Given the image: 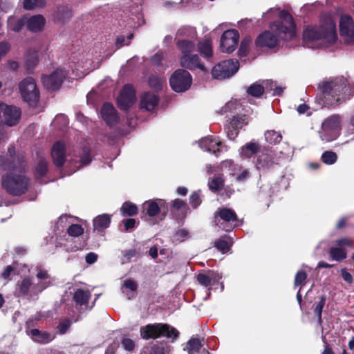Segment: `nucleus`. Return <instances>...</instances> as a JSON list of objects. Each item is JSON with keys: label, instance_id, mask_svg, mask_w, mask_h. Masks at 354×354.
Returning <instances> with one entry per match:
<instances>
[{"label": "nucleus", "instance_id": "obj_29", "mask_svg": "<svg viewBox=\"0 0 354 354\" xmlns=\"http://www.w3.org/2000/svg\"><path fill=\"white\" fill-rule=\"evenodd\" d=\"M28 334L35 342L41 344L48 343L55 338L53 335L40 331L38 329H32L28 332Z\"/></svg>", "mask_w": 354, "mask_h": 354}, {"label": "nucleus", "instance_id": "obj_56", "mask_svg": "<svg viewBox=\"0 0 354 354\" xmlns=\"http://www.w3.org/2000/svg\"><path fill=\"white\" fill-rule=\"evenodd\" d=\"M15 268L12 265H10L6 267L3 272L1 273V277L7 281L10 280V275L15 270Z\"/></svg>", "mask_w": 354, "mask_h": 354}, {"label": "nucleus", "instance_id": "obj_39", "mask_svg": "<svg viewBox=\"0 0 354 354\" xmlns=\"http://www.w3.org/2000/svg\"><path fill=\"white\" fill-rule=\"evenodd\" d=\"M25 24V17L22 19H18L15 17H11L8 19V26L9 29L18 32L19 31L22 26Z\"/></svg>", "mask_w": 354, "mask_h": 354}, {"label": "nucleus", "instance_id": "obj_63", "mask_svg": "<svg viewBox=\"0 0 354 354\" xmlns=\"http://www.w3.org/2000/svg\"><path fill=\"white\" fill-rule=\"evenodd\" d=\"M97 259V255L94 252H89L86 256V261L89 264L95 263Z\"/></svg>", "mask_w": 354, "mask_h": 354}, {"label": "nucleus", "instance_id": "obj_40", "mask_svg": "<svg viewBox=\"0 0 354 354\" xmlns=\"http://www.w3.org/2000/svg\"><path fill=\"white\" fill-rule=\"evenodd\" d=\"M322 160L326 165H333L337 160V155L332 151H326L322 155Z\"/></svg>", "mask_w": 354, "mask_h": 354}, {"label": "nucleus", "instance_id": "obj_41", "mask_svg": "<svg viewBox=\"0 0 354 354\" xmlns=\"http://www.w3.org/2000/svg\"><path fill=\"white\" fill-rule=\"evenodd\" d=\"M248 119L243 115L241 117H234L230 122V125L232 129H240L243 127L248 124Z\"/></svg>", "mask_w": 354, "mask_h": 354}, {"label": "nucleus", "instance_id": "obj_33", "mask_svg": "<svg viewBox=\"0 0 354 354\" xmlns=\"http://www.w3.org/2000/svg\"><path fill=\"white\" fill-rule=\"evenodd\" d=\"M137 288L136 282L131 279H128L124 281L122 290V292L126 294L128 299H130L134 296Z\"/></svg>", "mask_w": 354, "mask_h": 354}, {"label": "nucleus", "instance_id": "obj_43", "mask_svg": "<svg viewBox=\"0 0 354 354\" xmlns=\"http://www.w3.org/2000/svg\"><path fill=\"white\" fill-rule=\"evenodd\" d=\"M44 0H24V6L26 10H32L36 8L44 6Z\"/></svg>", "mask_w": 354, "mask_h": 354}, {"label": "nucleus", "instance_id": "obj_7", "mask_svg": "<svg viewBox=\"0 0 354 354\" xmlns=\"http://www.w3.org/2000/svg\"><path fill=\"white\" fill-rule=\"evenodd\" d=\"M340 129L339 117L332 115L323 122L321 129L319 131V138L324 142H331L339 136Z\"/></svg>", "mask_w": 354, "mask_h": 354}, {"label": "nucleus", "instance_id": "obj_27", "mask_svg": "<svg viewBox=\"0 0 354 354\" xmlns=\"http://www.w3.org/2000/svg\"><path fill=\"white\" fill-rule=\"evenodd\" d=\"M187 350L189 354H210L203 348L201 340L198 338H192L187 342Z\"/></svg>", "mask_w": 354, "mask_h": 354}, {"label": "nucleus", "instance_id": "obj_20", "mask_svg": "<svg viewBox=\"0 0 354 354\" xmlns=\"http://www.w3.org/2000/svg\"><path fill=\"white\" fill-rule=\"evenodd\" d=\"M101 115L106 123L110 126H115L118 122L117 111L113 106L109 103H105L101 109Z\"/></svg>", "mask_w": 354, "mask_h": 354}, {"label": "nucleus", "instance_id": "obj_62", "mask_svg": "<svg viewBox=\"0 0 354 354\" xmlns=\"http://www.w3.org/2000/svg\"><path fill=\"white\" fill-rule=\"evenodd\" d=\"M123 223H124L125 230H129L135 227L136 220L133 218H129V219L124 220Z\"/></svg>", "mask_w": 354, "mask_h": 354}, {"label": "nucleus", "instance_id": "obj_6", "mask_svg": "<svg viewBox=\"0 0 354 354\" xmlns=\"http://www.w3.org/2000/svg\"><path fill=\"white\" fill-rule=\"evenodd\" d=\"M28 179L15 172L9 173L2 177L3 188L10 195L20 196L28 189Z\"/></svg>", "mask_w": 354, "mask_h": 354}, {"label": "nucleus", "instance_id": "obj_61", "mask_svg": "<svg viewBox=\"0 0 354 354\" xmlns=\"http://www.w3.org/2000/svg\"><path fill=\"white\" fill-rule=\"evenodd\" d=\"M122 344L125 350L127 351H132L134 348L135 344L134 342L129 338H124Z\"/></svg>", "mask_w": 354, "mask_h": 354}, {"label": "nucleus", "instance_id": "obj_12", "mask_svg": "<svg viewBox=\"0 0 354 354\" xmlns=\"http://www.w3.org/2000/svg\"><path fill=\"white\" fill-rule=\"evenodd\" d=\"M20 117L21 111L19 108L0 103V122L12 127L19 122Z\"/></svg>", "mask_w": 354, "mask_h": 354}, {"label": "nucleus", "instance_id": "obj_26", "mask_svg": "<svg viewBox=\"0 0 354 354\" xmlns=\"http://www.w3.org/2000/svg\"><path fill=\"white\" fill-rule=\"evenodd\" d=\"M259 149V144L257 142L252 141L241 147L239 150V153L243 158H250L254 154L257 153Z\"/></svg>", "mask_w": 354, "mask_h": 354}, {"label": "nucleus", "instance_id": "obj_1", "mask_svg": "<svg viewBox=\"0 0 354 354\" xmlns=\"http://www.w3.org/2000/svg\"><path fill=\"white\" fill-rule=\"evenodd\" d=\"M267 15L268 16H277L279 21L270 26L272 32L265 31L257 38V46L274 48L277 44L279 39L288 40L295 37V26L290 14L284 10H279L278 8H271Z\"/></svg>", "mask_w": 354, "mask_h": 354}, {"label": "nucleus", "instance_id": "obj_32", "mask_svg": "<svg viewBox=\"0 0 354 354\" xmlns=\"http://www.w3.org/2000/svg\"><path fill=\"white\" fill-rule=\"evenodd\" d=\"M111 223V216L109 214H102L97 216L93 220L94 229L96 230L102 231L109 226Z\"/></svg>", "mask_w": 354, "mask_h": 354}, {"label": "nucleus", "instance_id": "obj_25", "mask_svg": "<svg viewBox=\"0 0 354 354\" xmlns=\"http://www.w3.org/2000/svg\"><path fill=\"white\" fill-rule=\"evenodd\" d=\"M199 145L203 150L215 153L219 151L221 142L212 137H206L201 140Z\"/></svg>", "mask_w": 354, "mask_h": 354}, {"label": "nucleus", "instance_id": "obj_35", "mask_svg": "<svg viewBox=\"0 0 354 354\" xmlns=\"http://www.w3.org/2000/svg\"><path fill=\"white\" fill-rule=\"evenodd\" d=\"M91 294L89 291L82 289H77L73 296L75 301L80 305L86 304Z\"/></svg>", "mask_w": 354, "mask_h": 354}, {"label": "nucleus", "instance_id": "obj_9", "mask_svg": "<svg viewBox=\"0 0 354 354\" xmlns=\"http://www.w3.org/2000/svg\"><path fill=\"white\" fill-rule=\"evenodd\" d=\"M19 92L24 100L30 104H35L39 100V91L35 81L32 77H26L20 82Z\"/></svg>", "mask_w": 354, "mask_h": 354}, {"label": "nucleus", "instance_id": "obj_54", "mask_svg": "<svg viewBox=\"0 0 354 354\" xmlns=\"http://www.w3.org/2000/svg\"><path fill=\"white\" fill-rule=\"evenodd\" d=\"M36 171L41 176L46 174L47 171V162L45 160H40L37 165Z\"/></svg>", "mask_w": 354, "mask_h": 354}, {"label": "nucleus", "instance_id": "obj_60", "mask_svg": "<svg viewBox=\"0 0 354 354\" xmlns=\"http://www.w3.org/2000/svg\"><path fill=\"white\" fill-rule=\"evenodd\" d=\"M10 49V45L8 42H0V59L4 57Z\"/></svg>", "mask_w": 354, "mask_h": 354}, {"label": "nucleus", "instance_id": "obj_8", "mask_svg": "<svg viewBox=\"0 0 354 354\" xmlns=\"http://www.w3.org/2000/svg\"><path fill=\"white\" fill-rule=\"evenodd\" d=\"M50 285V281L44 283H39L34 285L32 279L29 277H24L21 280L17 281L15 290L16 297L32 296L42 291Z\"/></svg>", "mask_w": 354, "mask_h": 354}, {"label": "nucleus", "instance_id": "obj_57", "mask_svg": "<svg viewBox=\"0 0 354 354\" xmlns=\"http://www.w3.org/2000/svg\"><path fill=\"white\" fill-rule=\"evenodd\" d=\"M37 277L38 279H44V280L48 279V281H44V283L45 282L48 283V281L50 282V276L48 274V272L46 270L41 269L40 267H37ZM42 283H44V282H42Z\"/></svg>", "mask_w": 354, "mask_h": 354}, {"label": "nucleus", "instance_id": "obj_53", "mask_svg": "<svg viewBox=\"0 0 354 354\" xmlns=\"http://www.w3.org/2000/svg\"><path fill=\"white\" fill-rule=\"evenodd\" d=\"M190 204L194 208H196L201 203L200 192H194L189 198Z\"/></svg>", "mask_w": 354, "mask_h": 354}, {"label": "nucleus", "instance_id": "obj_37", "mask_svg": "<svg viewBox=\"0 0 354 354\" xmlns=\"http://www.w3.org/2000/svg\"><path fill=\"white\" fill-rule=\"evenodd\" d=\"M72 16L71 11L66 6L57 7L55 18L58 21H64Z\"/></svg>", "mask_w": 354, "mask_h": 354}, {"label": "nucleus", "instance_id": "obj_46", "mask_svg": "<svg viewBox=\"0 0 354 354\" xmlns=\"http://www.w3.org/2000/svg\"><path fill=\"white\" fill-rule=\"evenodd\" d=\"M248 93L254 97L261 96L264 92V87L259 84H253L248 91Z\"/></svg>", "mask_w": 354, "mask_h": 354}, {"label": "nucleus", "instance_id": "obj_13", "mask_svg": "<svg viewBox=\"0 0 354 354\" xmlns=\"http://www.w3.org/2000/svg\"><path fill=\"white\" fill-rule=\"evenodd\" d=\"M239 33L236 30H225L221 38L220 48L223 53H231L237 47Z\"/></svg>", "mask_w": 354, "mask_h": 354}, {"label": "nucleus", "instance_id": "obj_42", "mask_svg": "<svg viewBox=\"0 0 354 354\" xmlns=\"http://www.w3.org/2000/svg\"><path fill=\"white\" fill-rule=\"evenodd\" d=\"M121 211L123 214L133 216L137 213L138 208L134 204L129 202H126L122 205Z\"/></svg>", "mask_w": 354, "mask_h": 354}, {"label": "nucleus", "instance_id": "obj_50", "mask_svg": "<svg viewBox=\"0 0 354 354\" xmlns=\"http://www.w3.org/2000/svg\"><path fill=\"white\" fill-rule=\"evenodd\" d=\"M68 233L71 236H79L84 233V229L81 225L77 224L71 225L68 228Z\"/></svg>", "mask_w": 354, "mask_h": 354}, {"label": "nucleus", "instance_id": "obj_5", "mask_svg": "<svg viewBox=\"0 0 354 354\" xmlns=\"http://www.w3.org/2000/svg\"><path fill=\"white\" fill-rule=\"evenodd\" d=\"M140 333L144 339H157L160 337L176 339L178 336V332L175 328L160 323L142 326Z\"/></svg>", "mask_w": 354, "mask_h": 354}, {"label": "nucleus", "instance_id": "obj_55", "mask_svg": "<svg viewBox=\"0 0 354 354\" xmlns=\"http://www.w3.org/2000/svg\"><path fill=\"white\" fill-rule=\"evenodd\" d=\"M189 237V233L185 230H180L177 231L174 235V239L178 241H183Z\"/></svg>", "mask_w": 354, "mask_h": 354}, {"label": "nucleus", "instance_id": "obj_17", "mask_svg": "<svg viewBox=\"0 0 354 354\" xmlns=\"http://www.w3.org/2000/svg\"><path fill=\"white\" fill-rule=\"evenodd\" d=\"M135 90L131 85H125L118 98V105L121 109H127L135 102Z\"/></svg>", "mask_w": 354, "mask_h": 354}, {"label": "nucleus", "instance_id": "obj_15", "mask_svg": "<svg viewBox=\"0 0 354 354\" xmlns=\"http://www.w3.org/2000/svg\"><path fill=\"white\" fill-rule=\"evenodd\" d=\"M339 33L345 42L350 44L354 41V21L348 15H342L339 20Z\"/></svg>", "mask_w": 354, "mask_h": 354}, {"label": "nucleus", "instance_id": "obj_49", "mask_svg": "<svg viewBox=\"0 0 354 354\" xmlns=\"http://www.w3.org/2000/svg\"><path fill=\"white\" fill-rule=\"evenodd\" d=\"M163 83H164L163 79L156 77V76H152V77H149V86L152 88H153L156 91L161 88Z\"/></svg>", "mask_w": 354, "mask_h": 354}, {"label": "nucleus", "instance_id": "obj_58", "mask_svg": "<svg viewBox=\"0 0 354 354\" xmlns=\"http://www.w3.org/2000/svg\"><path fill=\"white\" fill-rule=\"evenodd\" d=\"M71 323L68 319H63L59 322L57 328L61 334H64L70 327Z\"/></svg>", "mask_w": 354, "mask_h": 354}, {"label": "nucleus", "instance_id": "obj_34", "mask_svg": "<svg viewBox=\"0 0 354 354\" xmlns=\"http://www.w3.org/2000/svg\"><path fill=\"white\" fill-rule=\"evenodd\" d=\"M198 50L203 57L205 58L211 57L212 55V41L207 39L200 41L198 44Z\"/></svg>", "mask_w": 354, "mask_h": 354}, {"label": "nucleus", "instance_id": "obj_45", "mask_svg": "<svg viewBox=\"0 0 354 354\" xmlns=\"http://www.w3.org/2000/svg\"><path fill=\"white\" fill-rule=\"evenodd\" d=\"M252 38L250 37H246L241 41L239 50L241 56H245L248 54Z\"/></svg>", "mask_w": 354, "mask_h": 354}, {"label": "nucleus", "instance_id": "obj_48", "mask_svg": "<svg viewBox=\"0 0 354 354\" xmlns=\"http://www.w3.org/2000/svg\"><path fill=\"white\" fill-rule=\"evenodd\" d=\"M326 302V297L324 296H322L320 297L319 301L316 304L315 308V313L318 317L319 322H322V313L323 308L325 305Z\"/></svg>", "mask_w": 354, "mask_h": 354}, {"label": "nucleus", "instance_id": "obj_24", "mask_svg": "<svg viewBox=\"0 0 354 354\" xmlns=\"http://www.w3.org/2000/svg\"><path fill=\"white\" fill-rule=\"evenodd\" d=\"M221 275L214 271L209 270L207 273H201L197 275V280L201 285L209 286L212 283L218 282Z\"/></svg>", "mask_w": 354, "mask_h": 354}, {"label": "nucleus", "instance_id": "obj_19", "mask_svg": "<svg viewBox=\"0 0 354 354\" xmlns=\"http://www.w3.org/2000/svg\"><path fill=\"white\" fill-rule=\"evenodd\" d=\"M64 77V71L62 69H57L49 75H44L42 82L48 89L55 90L59 88Z\"/></svg>", "mask_w": 354, "mask_h": 354}, {"label": "nucleus", "instance_id": "obj_51", "mask_svg": "<svg viewBox=\"0 0 354 354\" xmlns=\"http://www.w3.org/2000/svg\"><path fill=\"white\" fill-rule=\"evenodd\" d=\"M196 32L195 28L191 27H185L178 30L177 35L179 36L187 35L189 37H194Z\"/></svg>", "mask_w": 354, "mask_h": 354}, {"label": "nucleus", "instance_id": "obj_2", "mask_svg": "<svg viewBox=\"0 0 354 354\" xmlns=\"http://www.w3.org/2000/svg\"><path fill=\"white\" fill-rule=\"evenodd\" d=\"M304 41L308 48H325L337 39L336 24L328 19L318 26H308L304 30Z\"/></svg>", "mask_w": 354, "mask_h": 354}, {"label": "nucleus", "instance_id": "obj_38", "mask_svg": "<svg viewBox=\"0 0 354 354\" xmlns=\"http://www.w3.org/2000/svg\"><path fill=\"white\" fill-rule=\"evenodd\" d=\"M214 245L219 251L225 253L229 250L232 241L230 237L225 236L216 241Z\"/></svg>", "mask_w": 354, "mask_h": 354}, {"label": "nucleus", "instance_id": "obj_36", "mask_svg": "<svg viewBox=\"0 0 354 354\" xmlns=\"http://www.w3.org/2000/svg\"><path fill=\"white\" fill-rule=\"evenodd\" d=\"M264 136L266 140L272 145L279 144L282 140L281 133L274 130L266 131Z\"/></svg>", "mask_w": 354, "mask_h": 354}, {"label": "nucleus", "instance_id": "obj_64", "mask_svg": "<svg viewBox=\"0 0 354 354\" xmlns=\"http://www.w3.org/2000/svg\"><path fill=\"white\" fill-rule=\"evenodd\" d=\"M150 354H165V348L160 346H154L151 348Z\"/></svg>", "mask_w": 354, "mask_h": 354}, {"label": "nucleus", "instance_id": "obj_47", "mask_svg": "<svg viewBox=\"0 0 354 354\" xmlns=\"http://www.w3.org/2000/svg\"><path fill=\"white\" fill-rule=\"evenodd\" d=\"M224 184V180L221 177H215L209 181V189L212 191L221 189Z\"/></svg>", "mask_w": 354, "mask_h": 354}, {"label": "nucleus", "instance_id": "obj_31", "mask_svg": "<svg viewBox=\"0 0 354 354\" xmlns=\"http://www.w3.org/2000/svg\"><path fill=\"white\" fill-rule=\"evenodd\" d=\"M159 203L155 201H148L143 203V211L149 216H154L160 212V206L162 205V201L158 200Z\"/></svg>", "mask_w": 354, "mask_h": 354}, {"label": "nucleus", "instance_id": "obj_10", "mask_svg": "<svg viewBox=\"0 0 354 354\" xmlns=\"http://www.w3.org/2000/svg\"><path fill=\"white\" fill-rule=\"evenodd\" d=\"M239 68V63L236 59L223 61L216 64L212 71L214 78L223 80L230 77L236 73Z\"/></svg>", "mask_w": 354, "mask_h": 354}, {"label": "nucleus", "instance_id": "obj_3", "mask_svg": "<svg viewBox=\"0 0 354 354\" xmlns=\"http://www.w3.org/2000/svg\"><path fill=\"white\" fill-rule=\"evenodd\" d=\"M346 82L344 77H338L322 84L324 97L330 105L337 104L353 95V88Z\"/></svg>", "mask_w": 354, "mask_h": 354}, {"label": "nucleus", "instance_id": "obj_44", "mask_svg": "<svg viewBox=\"0 0 354 354\" xmlns=\"http://www.w3.org/2000/svg\"><path fill=\"white\" fill-rule=\"evenodd\" d=\"M68 124V118L64 114L57 115L53 121V126L59 129L66 127Z\"/></svg>", "mask_w": 354, "mask_h": 354}, {"label": "nucleus", "instance_id": "obj_18", "mask_svg": "<svg viewBox=\"0 0 354 354\" xmlns=\"http://www.w3.org/2000/svg\"><path fill=\"white\" fill-rule=\"evenodd\" d=\"M274 165V153L270 150H263L261 153L257 156L255 167L260 171H266L272 168Z\"/></svg>", "mask_w": 354, "mask_h": 354}, {"label": "nucleus", "instance_id": "obj_30", "mask_svg": "<svg viewBox=\"0 0 354 354\" xmlns=\"http://www.w3.org/2000/svg\"><path fill=\"white\" fill-rule=\"evenodd\" d=\"M172 208L173 213L179 218H185L189 211L187 204L180 199L174 201Z\"/></svg>", "mask_w": 354, "mask_h": 354}, {"label": "nucleus", "instance_id": "obj_4", "mask_svg": "<svg viewBox=\"0 0 354 354\" xmlns=\"http://www.w3.org/2000/svg\"><path fill=\"white\" fill-rule=\"evenodd\" d=\"M177 46L182 53L180 57V64L182 66L189 69L198 68L201 71H205L204 65L201 63L199 57L196 54H192L195 49L194 42L183 39L177 43Z\"/></svg>", "mask_w": 354, "mask_h": 354}, {"label": "nucleus", "instance_id": "obj_59", "mask_svg": "<svg viewBox=\"0 0 354 354\" xmlns=\"http://www.w3.org/2000/svg\"><path fill=\"white\" fill-rule=\"evenodd\" d=\"M73 63L74 64L75 69L77 71H80L81 73H82V75H84V73H85L84 63L83 62H75L74 61H73ZM71 67H72V68H73V66H71ZM73 73H75V71L73 70ZM75 76L80 77V75L78 73V71H77V73H75Z\"/></svg>", "mask_w": 354, "mask_h": 354}, {"label": "nucleus", "instance_id": "obj_21", "mask_svg": "<svg viewBox=\"0 0 354 354\" xmlns=\"http://www.w3.org/2000/svg\"><path fill=\"white\" fill-rule=\"evenodd\" d=\"M51 155L54 163L58 167L62 166L66 158L65 145L59 141L55 142L52 147Z\"/></svg>", "mask_w": 354, "mask_h": 354}, {"label": "nucleus", "instance_id": "obj_16", "mask_svg": "<svg viewBox=\"0 0 354 354\" xmlns=\"http://www.w3.org/2000/svg\"><path fill=\"white\" fill-rule=\"evenodd\" d=\"M351 241L346 238H342L335 242V245L331 247L329 254L331 259L341 261L346 257V247H351Z\"/></svg>", "mask_w": 354, "mask_h": 354}, {"label": "nucleus", "instance_id": "obj_14", "mask_svg": "<svg viewBox=\"0 0 354 354\" xmlns=\"http://www.w3.org/2000/svg\"><path fill=\"white\" fill-rule=\"evenodd\" d=\"M220 167L221 169L227 170L230 175L234 176L236 180L239 182L245 181L250 176L248 169L234 164L232 160H226L221 162Z\"/></svg>", "mask_w": 354, "mask_h": 354}, {"label": "nucleus", "instance_id": "obj_22", "mask_svg": "<svg viewBox=\"0 0 354 354\" xmlns=\"http://www.w3.org/2000/svg\"><path fill=\"white\" fill-rule=\"evenodd\" d=\"M25 24L29 30L37 32L42 30L46 24V19L42 15H35L29 18L25 17Z\"/></svg>", "mask_w": 354, "mask_h": 354}, {"label": "nucleus", "instance_id": "obj_23", "mask_svg": "<svg viewBox=\"0 0 354 354\" xmlns=\"http://www.w3.org/2000/svg\"><path fill=\"white\" fill-rule=\"evenodd\" d=\"M215 219L217 225H218V223L220 222L219 219L227 223L238 222L236 213L232 209L228 208L219 209L215 213Z\"/></svg>", "mask_w": 354, "mask_h": 354}, {"label": "nucleus", "instance_id": "obj_52", "mask_svg": "<svg viewBox=\"0 0 354 354\" xmlns=\"http://www.w3.org/2000/svg\"><path fill=\"white\" fill-rule=\"evenodd\" d=\"M307 278V274L303 271H298L295 278V286H298L302 284Z\"/></svg>", "mask_w": 354, "mask_h": 354}, {"label": "nucleus", "instance_id": "obj_11", "mask_svg": "<svg viewBox=\"0 0 354 354\" xmlns=\"http://www.w3.org/2000/svg\"><path fill=\"white\" fill-rule=\"evenodd\" d=\"M189 73L184 69L176 71L170 77V85L176 92H183L187 90L192 84Z\"/></svg>", "mask_w": 354, "mask_h": 354}, {"label": "nucleus", "instance_id": "obj_28", "mask_svg": "<svg viewBox=\"0 0 354 354\" xmlns=\"http://www.w3.org/2000/svg\"><path fill=\"white\" fill-rule=\"evenodd\" d=\"M158 99L155 94L146 93L141 97L140 107L147 111L153 110L158 104Z\"/></svg>", "mask_w": 354, "mask_h": 354}]
</instances>
